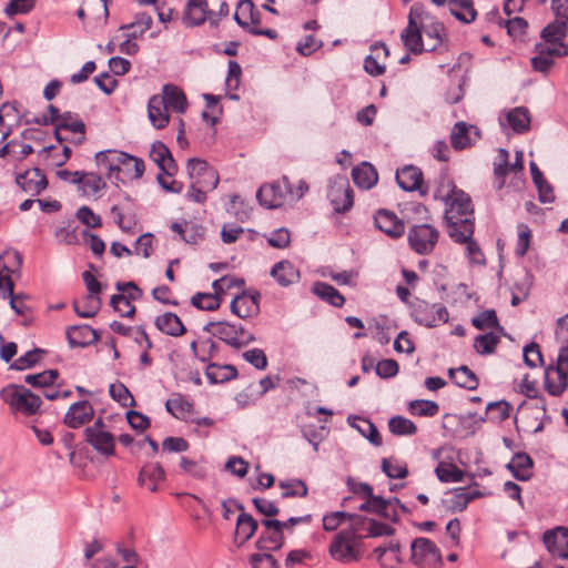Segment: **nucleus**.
<instances>
[{
	"instance_id": "1",
	"label": "nucleus",
	"mask_w": 568,
	"mask_h": 568,
	"mask_svg": "<svg viewBox=\"0 0 568 568\" xmlns=\"http://www.w3.org/2000/svg\"><path fill=\"white\" fill-rule=\"evenodd\" d=\"M445 220L448 234L454 241H465L474 234V207L470 196L464 191L453 189L446 199Z\"/></svg>"
},
{
	"instance_id": "2",
	"label": "nucleus",
	"mask_w": 568,
	"mask_h": 568,
	"mask_svg": "<svg viewBox=\"0 0 568 568\" xmlns=\"http://www.w3.org/2000/svg\"><path fill=\"white\" fill-rule=\"evenodd\" d=\"M363 552L362 537H354L344 529L333 537L328 547L329 556L342 564L358 561Z\"/></svg>"
},
{
	"instance_id": "3",
	"label": "nucleus",
	"mask_w": 568,
	"mask_h": 568,
	"mask_svg": "<svg viewBox=\"0 0 568 568\" xmlns=\"http://www.w3.org/2000/svg\"><path fill=\"white\" fill-rule=\"evenodd\" d=\"M203 329L234 348L244 347L255 339L243 326L227 322H209Z\"/></svg>"
},
{
	"instance_id": "4",
	"label": "nucleus",
	"mask_w": 568,
	"mask_h": 568,
	"mask_svg": "<svg viewBox=\"0 0 568 568\" xmlns=\"http://www.w3.org/2000/svg\"><path fill=\"white\" fill-rule=\"evenodd\" d=\"M0 395L12 409L26 415L36 414L41 405L40 396L22 385H8L1 390Z\"/></svg>"
},
{
	"instance_id": "5",
	"label": "nucleus",
	"mask_w": 568,
	"mask_h": 568,
	"mask_svg": "<svg viewBox=\"0 0 568 568\" xmlns=\"http://www.w3.org/2000/svg\"><path fill=\"white\" fill-rule=\"evenodd\" d=\"M412 316L420 325L435 327L440 323H447L449 313L447 308L439 303L430 304L424 300L416 298L412 305Z\"/></svg>"
},
{
	"instance_id": "6",
	"label": "nucleus",
	"mask_w": 568,
	"mask_h": 568,
	"mask_svg": "<svg viewBox=\"0 0 568 568\" xmlns=\"http://www.w3.org/2000/svg\"><path fill=\"white\" fill-rule=\"evenodd\" d=\"M412 560L419 568H436L443 559L438 547L428 538L419 537L413 540Z\"/></svg>"
},
{
	"instance_id": "7",
	"label": "nucleus",
	"mask_w": 568,
	"mask_h": 568,
	"mask_svg": "<svg viewBox=\"0 0 568 568\" xmlns=\"http://www.w3.org/2000/svg\"><path fill=\"white\" fill-rule=\"evenodd\" d=\"M85 440L99 454L110 457L114 455L115 437L106 430L101 418L97 419L92 426L84 430Z\"/></svg>"
},
{
	"instance_id": "8",
	"label": "nucleus",
	"mask_w": 568,
	"mask_h": 568,
	"mask_svg": "<svg viewBox=\"0 0 568 568\" xmlns=\"http://www.w3.org/2000/svg\"><path fill=\"white\" fill-rule=\"evenodd\" d=\"M439 237L437 229L430 224H419L410 227L408 232L409 246L420 255L433 252Z\"/></svg>"
},
{
	"instance_id": "9",
	"label": "nucleus",
	"mask_w": 568,
	"mask_h": 568,
	"mask_svg": "<svg viewBox=\"0 0 568 568\" xmlns=\"http://www.w3.org/2000/svg\"><path fill=\"white\" fill-rule=\"evenodd\" d=\"M327 197L337 213H345L353 206V190L345 176H334L329 180Z\"/></svg>"
},
{
	"instance_id": "10",
	"label": "nucleus",
	"mask_w": 568,
	"mask_h": 568,
	"mask_svg": "<svg viewBox=\"0 0 568 568\" xmlns=\"http://www.w3.org/2000/svg\"><path fill=\"white\" fill-rule=\"evenodd\" d=\"M54 135L59 142L70 141L80 144L85 139V124L78 116L65 112L60 116V122L55 125Z\"/></svg>"
},
{
	"instance_id": "11",
	"label": "nucleus",
	"mask_w": 568,
	"mask_h": 568,
	"mask_svg": "<svg viewBox=\"0 0 568 568\" xmlns=\"http://www.w3.org/2000/svg\"><path fill=\"white\" fill-rule=\"evenodd\" d=\"M186 170L192 184L196 183L206 190L216 189L219 174L206 161L196 158L190 159Z\"/></svg>"
},
{
	"instance_id": "12",
	"label": "nucleus",
	"mask_w": 568,
	"mask_h": 568,
	"mask_svg": "<svg viewBox=\"0 0 568 568\" xmlns=\"http://www.w3.org/2000/svg\"><path fill=\"white\" fill-rule=\"evenodd\" d=\"M261 524L264 527V531L256 540L255 547L262 551H275L281 549L285 542L281 520L267 518L263 519Z\"/></svg>"
},
{
	"instance_id": "13",
	"label": "nucleus",
	"mask_w": 568,
	"mask_h": 568,
	"mask_svg": "<svg viewBox=\"0 0 568 568\" xmlns=\"http://www.w3.org/2000/svg\"><path fill=\"white\" fill-rule=\"evenodd\" d=\"M536 55L531 58V67L535 71L547 73L554 65L555 57H566L568 48L566 44H555L550 48L549 44H536Z\"/></svg>"
},
{
	"instance_id": "14",
	"label": "nucleus",
	"mask_w": 568,
	"mask_h": 568,
	"mask_svg": "<svg viewBox=\"0 0 568 568\" xmlns=\"http://www.w3.org/2000/svg\"><path fill=\"white\" fill-rule=\"evenodd\" d=\"M542 541L552 557L568 559V528L559 526L546 530Z\"/></svg>"
},
{
	"instance_id": "15",
	"label": "nucleus",
	"mask_w": 568,
	"mask_h": 568,
	"mask_svg": "<svg viewBox=\"0 0 568 568\" xmlns=\"http://www.w3.org/2000/svg\"><path fill=\"white\" fill-rule=\"evenodd\" d=\"M374 223L381 232L392 239H398L405 233L404 221L389 210H378L374 215Z\"/></svg>"
},
{
	"instance_id": "16",
	"label": "nucleus",
	"mask_w": 568,
	"mask_h": 568,
	"mask_svg": "<svg viewBox=\"0 0 568 568\" xmlns=\"http://www.w3.org/2000/svg\"><path fill=\"white\" fill-rule=\"evenodd\" d=\"M4 258H7L9 262L12 261L13 266L16 268H20L22 264V256L20 253L13 251V252H6L4 255H0V296L6 297V293L9 295L12 294L13 291V282L11 278V273H13L16 270L13 267H10L6 264Z\"/></svg>"
},
{
	"instance_id": "17",
	"label": "nucleus",
	"mask_w": 568,
	"mask_h": 568,
	"mask_svg": "<svg viewBox=\"0 0 568 568\" xmlns=\"http://www.w3.org/2000/svg\"><path fill=\"white\" fill-rule=\"evenodd\" d=\"M93 415L94 409L90 402L80 400L70 406L63 422L70 428H79L89 423L93 418Z\"/></svg>"
},
{
	"instance_id": "18",
	"label": "nucleus",
	"mask_w": 568,
	"mask_h": 568,
	"mask_svg": "<svg viewBox=\"0 0 568 568\" xmlns=\"http://www.w3.org/2000/svg\"><path fill=\"white\" fill-rule=\"evenodd\" d=\"M16 182L30 195H38L48 186L47 178L39 169L28 170L24 173L19 174Z\"/></svg>"
},
{
	"instance_id": "19",
	"label": "nucleus",
	"mask_w": 568,
	"mask_h": 568,
	"mask_svg": "<svg viewBox=\"0 0 568 568\" xmlns=\"http://www.w3.org/2000/svg\"><path fill=\"white\" fill-rule=\"evenodd\" d=\"M256 199L266 209H277L284 205V193L280 180L262 185L256 192Z\"/></svg>"
},
{
	"instance_id": "20",
	"label": "nucleus",
	"mask_w": 568,
	"mask_h": 568,
	"mask_svg": "<svg viewBox=\"0 0 568 568\" xmlns=\"http://www.w3.org/2000/svg\"><path fill=\"white\" fill-rule=\"evenodd\" d=\"M150 158L166 175L173 176L178 172V165L171 151L164 143L160 141L154 142L150 150Z\"/></svg>"
},
{
	"instance_id": "21",
	"label": "nucleus",
	"mask_w": 568,
	"mask_h": 568,
	"mask_svg": "<svg viewBox=\"0 0 568 568\" xmlns=\"http://www.w3.org/2000/svg\"><path fill=\"white\" fill-rule=\"evenodd\" d=\"M478 130L468 125L466 122L459 121L455 123L450 133V143L455 150H464L469 148L478 138Z\"/></svg>"
},
{
	"instance_id": "22",
	"label": "nucleus",
	"mask_w": 568,
	"mask_h": 568,
	"mask_svg": "<svg viewBox=\"0 0 568 568\" xmlns=\"http://www.w3.org/2000/svg\"><path fill=\"white\" fill-rule=\"evenodd\" d=\"M260 294L242 293L231 302V312L240 318H247L256 315L260 311Z\"/></svg>"
},
{
	"instance_id": "23",
	"label": "nucleus",
	"mask_w": 568,
	"mask_h": 568,
	"mask_svg": "<svg viewBox=\"0 0 568 568\" xmlns=\"http://www.w3.org/2000/svg\"><path fill=\"white\" fill-rule=\"evenodd\" d=\"M99 337L98 332L87 324L73 325L67 329V338L72 348L89 346L98 342Z\"/></svg>"
},
{
	"instance_id": "24",
	"label": "nucleus",
	"mask_w": 568,
	"mask_h": 568,
	"mask_svg": "<svg viewBox=\"0 0 568 568\" xmlns=\"http://www.w3.org/2000/svg\"><path fill=\"white\" fill-rule=\"evenodd\" d=\"M425 41V51H435L443 43L444 24L433 18H426L420 24Z\"/></svg>"
},
{
	"instance_id": "25",
	"label": "nucleus",
	"mask_w": 568,
	"mask_h": 568,
	"mask_svg": "<svg viewBox=\"0 0 568 568\" xmlns=\"http://www.w3.org/2000/svg\"><path fill=\"white\" fill-rule=\"evenodd\" d=\"M396 181L400 189L407 192L419 190L422 194L423 172L414 165H406L396 171Z\"/></svg>"
},
{
	"instance_id": "26",
	"label": "nucleus",
	"mask_w": 568,
	"mask_h": 568,
	"mask_svg": "<svg viewBox=\"0 0 568 568\" xmlns=\"http://www.w3.org/2000/svg\"><path fill=\"white\" fill-rule=\"evenodd\" d=\"M226 281L227 278L225 277L215 280L212 284L214 293H196L191 300L192 305L204 311L217 310L221 305L220 293H222V284Z\"/></svg>"
},
{
	"instance_id": "27",
	"label": "nucleus",
	"mask_w": 568,
	"mask_h": 568,
	"mask_svg": "<svg viewBox=\"0 0 568 568\" xmlns=\"http://www.w3.org/2000/svg\"><path fill=\"white\" fill-rule=\"evenodd\" d=\"M545 387L552 396L561 395L568 387V371L549 366L545 371Z\"/></svg>"
},
{
	"instance_id": "28",
	"label": "nucleus",
	"mask_w": 568,
	"mask_h": 568,
	"mask_svg": "<svg viewBox=\"0 0 568 568\" xmlns=\"http://www.w3.org/2000/svg\"><path fill=\"white\" fill-rule=\"evenodd\" d=\"M148 116L151 124L156 130H162L169 124V109L166 108L163 98H160V94H154L150 98L148 103Z\"/></svg>"
},
{
	"instance_id": "29",
	"label": "nucleus",
	"mask_w": 568,
	"mask_h": 568,
	"mask_svg": "<svg viewBox=\"0 0 568 568\" xmlns=\"http://www.w3.org/2000/svg\"><path fill=\"white\" fill-rule=\"evenodd\" d=\"M480 496V493L477 490H469L466 488H457L452 493L446 494L443 499L444 507L452 511H463L469 501Z\"/></svg>"
},
{
	"instance_id": "30",
	"label": "nucleus",
	"mask_w": 568,
	"mask_h": 568,
	"mask_svg": "<svg viewBox=\"0 0 568 568\" xmlns=\"http://www.w3.org/2000/svg\"><path fill=\"white\" fill-rule=\"evenodd\" d=\"M402 40L405 48L414 54L425 51L422 28L417 26L412 16H409L408 26L402 32Z\"/></svg>"
},
{
	"instance_id": "31",
	"label": "nucleus",
	"mask_w": 568,
	"mask_h": 568,
	"mask_svg": "<svg viewBox=\"0 0 568 568\" xmlns=\"http://www.w3.org/2000/svg\"><path fill=\"white\" fill-rule=\"evenodd\" d=\"M210 14L206 0H189L183 14V22L187 27L201 26Z\"/></svg>"
},
{
	"instance_id": "32",
	"label": "nucleus",
	"mask_w": 568,
	"mask_h": 568,
	"mask_svg": "<svg viewBox=\"0 0 568 568\" xmlns=\"http://www.w3.org/2000/svg\"><path fill=\"white\" fill-rule=\"evenodd\" d=\"M165 471L162 466L158 463L145 464L138 477V481L141 486L146 487L150 491H156L158 485L164 480Z\"/></svg>"
},
{
	"instance_id": "33",
	"label": "nucleus",
	"mask_w": 568,
	"mask_h": 568,
	"mask_svg": "<svg viewBox=\"0 0 568 568\" xmlns=\"http://www.w3.org/2000/svg\"><path fill=\"white\" fill-rule=\"evenodd\" d=\"M166 108L176 113H184L187 108V101L184 92L174 84H165L162 89V94Z\"/></svg>"
},
{
	"instance_id": "34",
	"label": "nucleus",
	"mask_w": 568,
	"mask_h": 568,
	"mask_svg": "<svg viewBox=\"0 0 568 568\" xmlns=\"http://www.w3.org/2000/svg\"><path fill=\"white\" fill-rule=\"evenodd\" d=\"M271 276L278 285L286 287L300 280V272L290 261L284 260L273 265Z\"/></svg>"
},
{
	"instance_id": "35",
	"label": "nucleus",
	"mask_w": 568,
	"mask_h": 568,
	"mask_svg": "<svg viewBox=\"0 0 568 568\" xmlns=\"http://www.w3.org/2000/svg\"><path fill=\"white\" fill-rule=\"evenodd\" d=\"M234 19L239 26L247 28L256 27L261 22V13L255 9L251 0H241L237 4Z\"/></svg>"
},
{
	"instance_id": "36",
	"label": "nucleus",
	"mask_w": 568,
	"mask_h": 568,
	"mask_svg": "<svg viewBox=\"0 0 568 568\" xmlns=\"http://www.w3.org/2000/svg\"><path fill=\"white\" fill-rule=\"evenodd\" d=\"M352 178L354 183L364 190L373 187L378 181L376 169L368 162L355 166L352 170Z\"/></svg>"
},
{
	"instance_id": "37",
	"label": "nucleus",
	"mask_w": 568,
	"mask_h": 568,
	"mask_svg": "<svg viewBox=\"0 0 568 568\" xmlns=\"http://www.w3.org/2000/svg\"><path fill=\"white\" fill-rule=\"evenodd\" d=\"M155 326L164 334L170 336H181L185 333V327L181 318L171 312L163 313L155 318Z\"/></svg>"
},
{
	"instance_id": "38",
	"label": "nucleus",
	"mask_w": 568,
	"mask_h": 568,
	"mask_svg": "<svg viewBox=\"0 0 568 568\" xmlns=\"http://www.w3.org/2000/svg\"><path fill=\"white\" fill-rule=\"evenodd\" d=\"M77 185L83 195L97 196L102 190L105 189L106 183L97 173L81 171L80 181L77 183Z\"/></svg>"
},
{
	"instance_id": "39",
	"label": "nucleus",
	"mask_w": 568,
	"mask_h": 568,
	"mask_svg": "<svg viewBox=\"0 0 568 568\" xmlns=\"http://www.w3.org/2000/svg\"><path fill=\"white\" fill-rule=\"evenodd\" d=\"M258 528V523L248 514L242 511L236 519L235 541L239 546L250 540Z\"/></svg>"
},
{
	"instance_id": "40",
	"label": "nucleus",
	"mask_w": 568,
	"mask_h": 568,
	"mask_svg": "<svg viewBox=\"0 0 568 568\" xmlns=\"http://www.w3.org/2000/svg\"><path fill=\"white\" fill-rule=\"evenodd\" d=\"M102 302L99 295L87 294L81 300H77L73 302L74 312L78 316L83 318H91L95 316L100 308Z\"/></svg>"
},
{
	"instance_id": "41",
	"label": "nucleus",
	"mask_w": 568,
	"mask_h": 568,
	"mask_svg": "<svg viewBox=\"0 0 568 568\" xmlns=\"http://www.w3.org/2000/svg\"><path fill=\"white\" fill-rule=\"evenodd\" d=\"M448 375L457 386L466 388L468 390H474L479 385V381L476 374L473 371H470L466 365H463L458 368H449Z\"/></svg>"
},
{
	"instance_id": "42",
	"label": "nucleus",
	"mask_w": 568,
	"mask_h": 568,
	"mask_svg": "<svg viewBox=\"0 0 568 568\" xmlns=\"http://www.w3.org/2000/svg\"><path fill=\"white\" fill-rule=\"evenodd\" d=\"M399 544L388 541L386 545L378 546L374 549L373 555L383 567L393 568L399 562Z\"/></svg>"
},
{
	"instance_id": "43",
	"label": "nucleus",
	"mask_w": 568,
	"mask_h": 568,
	"mask_svg": "<svg viewBox=\"0 0 568 568\" xmlns=\"http://www.w3.org/2000/svg\"><path fill=\"white\" fill-rule=\"evenodd\" d=\"M450 13L462 22L469 23L476 19L477 12L471 0H450Z\"/></svg>"
},
{
	"instance_id": "44",
	"label": "nucleus",
	"mask_w": 568,
	"mask_h": 568,
	"mask_svg": "<svg viewBox=\"0 0 568 568\" xmlns=\"http://www.w3.org/2000/svg\"><path fill=\"white\" fill-rule=\"evenodd\" d=\"M122 152L116 150L100 151L95 154V161L100 169L106 171L109 178L119 171Z\"/></svg>"
},
{
	"instance_id": "45",
	"label": "nucleus",
	"mask_w": 568,
	"mask_h": 568,
	"mask_svg": "<svg viewBox=\"0 0 568 568\" xmlns=\"http://www.w3.org/2000/svg\"><path fill=\"white\" fill-rule=\"evenodd\" d=\"M349 425L356 428L365 438L374 446H381L383 440L376 426L366 418L354 417L348 418Z\"/></svg>"
},
{
	"instance_id": "46",
	"label": "nucleus",
	"mask_w": 568,
	"mask_h": 568,
	"mask_svg": "<svg viewBox=\"0 0 568 568\" xmlns=\"http://www.w3.org/2000/svg\"><path fill=\"white\" fill-rule=\"evenodd\" d=\"M531 467L532 459L527 454H516L508 464V469L518 480L529 479L531 476Z\"/></svg>"
},
{
	"instance_id": "47",
	"label": "nucleus",
	"mask_w": 568,
	"mask_h": 568,
	"mask_svg": "<svg viewBox=\"0 0 568 568\" xmlns=\"http://www.w3.org/2000/svg\"><path fill=\"white\" fill-rule=\"evenodd\" d=\"M121 162L122 163L120 164L118 171L119 173H123L129 179L138 180L142 178L145 166L141 159L122 152Z\"/></svg>"
},
{
	"instance_id": "48",
	"label": "nucleus",
	"mask_w": 568,
	"mask_h": 568,
	"mask_svg": "<svg viewBox=\"0 0 568 568\" xmlns=\"http://www.w3.org/2000/svg\"><path fill=\"white\" fill-rule=\"evenodd\" d=\"M193 405L183 395L175 393L165 402V409L172 416L184 419L191 413Z\"/></svg>"
},
{
	"instance_id": "49",
	"label": "nucleus",
	"mask_w": 568,
	"mask_h": 568,
	"mask_svg": "<svg viewBox=\"0 0 568 568\" xmlns=\"http://www.w3.org/2000/svg\"><path fill=\"white\" fill-rule=\"evenodd\" d=\"M282 184L284 200L287 202H297L308 191V185L304 180H298L296 184H293L290 179L284 175L280 179Z\"/></svg>"
},
{
	"instance_id": "50",
	"label": "nucleus",
	"mask_w": 568,
	"mask_h": 568,
	"mask_svg": "<svg viewBox=\"0 0 568 568\" xmlns=\"http://www.w3.org/2000/svg\"><path fill=\"white\" fill-rule=\"evenodd\" d=\"M567 30L568 26L555 20L541 31V38L545 40L542 44H549L550 48L555 44H565L562 40L567 34Z\"/></svg>"
},
{
	"instance_id": "51",
	"label": "nucleus",
	"mask_w": 568,
	"mask_h": 568,
	"mask_svg": "<svg viewBox=\"0 0 568 568\" xmlns=\"http://www.w3.org/2000/svg\"><path fill=\"white\" fill-rule=\"evenodd\" d=\"M241 77H242V68L241 65L234 61H229V70L227 75L225 79V85L227 90V97L231 100L237 101L240 97L235 93V91L239 90L241 84Z\"/></svg>"
},
{
	"instance_id": "52",
	"label": "nucleus",
	"mask_w": 568,
	"mask_h": 568,
	"mask_svg": "<svg viewBox=\"0 0 568 568\" xmlns=\"http://www.w3.org/2000/svg\"><path fill=\"white\" fill-rule=\"evenodd\" d=\"M313 292L323 301L328 302L333 306L341 307L345 303V297L332 285L326 283H315Z\"/></svg>"
},
{
	"instance_id": "53",
	"label": "nucleus",
	"mask_w": 568,
	"mask_h": 568,
	"mask_svg": "<svg viewBox=\"0 0 568 568\" xmlns=\"http://www.w3.org/2000/svg\"><path fill=\"white\" fill-rule=\"evenodd\" d=\"M508 125L518 133H523L529 128L530 118L525 108H515L506 114Z\"/></svg>"
},
{
	"instance_id": "54",
	"label": "nucleus",
	"mask_w": 568,
	"mask_h": 568,
	"mask_svg": "<svg viewBox=\"0 0 568 568\" xmlns=\"http://www.w3.org/2000/svg\"><path fill=\"white\" fill-rule=\"evenodd\" d=\"M237 376V371L232 365H215L211 364L206 368V377L212 383H224Z\"/></svg>"
},
{
	"instance_id": "55",
	"label": "nucleus",
	"mask_w": 568,
	"mask_h": 568,
	"mask_svg": "<svg viewBox=\"0 0 568 568\" xmlns=\"http://www.w3.org/2000/svg\"><path fill=\"white\" fill-rule=\"evenodd\" d=\"M389 432L396 436H412L416 434V425L403 416H394L388 420Z\"/></svg>"
},
{
	"instance_id": "56",
	"label": "nucleus",
	"mask_w": 568,
	"mask_h": 568,
	"mask_svg": "<svg viewBox=\"0 0 568 568\" xmlns=\"http://www.w3.org/2000/svg\"><path fill=\"white\" fill-rule=\"evenodd\" d=\"M58 376L57 369H49L38 374H29L24 377V382L33 387L47 388L55 382Z\"/></svg>"
},
{
	"instance_id": "57",
	"label": "nucleus",
	"mask_w": 568,
	"mask_h": 568,
	"mask_svg": "<svg viewBox=\"0 0 568 568\" xmlns=\"http://www.w3.org/2000/svg\"><path fill=\"white\" fill-rule=\"evenodd\" d=\"M278 487L282 489L281 496L283 498L305 497L307 495L305 483L298 479L280 481Z\"/></svg>"
},
{
	"instance_id": "58",
	"label": "nucleus",
	"mask_w": 568,
	"mask_h": 568,
	"mask_svg": "<svg viewBox=\"0 0 568 568\" xmlns=\"http://www.w3.org/2000/svg\"><path fill=\"white\" fill-rule=\"evenodd\" d=\"M499 342V336L494 333H487L475 338L474 347L478 354L488 355L494 353Z\"/></svg>"
},
{
	"instance_id": "59",
	"label": "nucleus",
	"mask_w": 568,
	"mask_h": 568,
	"mask_svg": "<svg viewBox=\"0 0 568 568\" xmlns=\"http://www.w3.org/2000/svg\"><path fill=\"white\" fill-rule=\"evenodd\" d=\"M368 519L369 518L366 516L348 513L347 520L349 525L347 528H344V530L352 532L354 537H362L363 539L368 530Z\"/></svg>"
},
{
	"instance_id": "60",
	"label": "nucleus",
	"mask_w": 568,
	"mask_h": 568,
	"mask_svg": "<svg viewBox=\"0 0 568 568\" xmlns=\"http://www.w3.org/2000/svg\"><path fill=\"white\" fill-rule=\"evenodd\" d=\"M439 410L437 403L428 399H415L409 403V412L413 415L433 417Z\"/></svg>"
},
{
	"instance_id": "61",
	"label": "nucleus",
	"mask_w": 568,
	"mask_h": 568,
	"mask_svg": "<svg viewBox=\"0 0 568 568\" xmlns=\"http://www.w3.org/2000/svg\"><path fill=\"white\" fill-rule=\"evenodd\" d=\"M509 153L506 149H498L497 155L494 161V173L497 178H500L501 181L498 184V189L504 186V178L510 171V164L508 163Z\"/></svg>"
},
{
	"instance_id": "62",
	"label": "nucleus",
	"mask_w": 568,
	"mask_h": 568,
	"mask_svg": "<svg viewBox=\"0 0 568 568\" xmlns=\"http://www.w3.org/2000/svg\"><path fill=\"white\" fill-rule=\"evenodd\" d=\"M37 0H10L4 8V13L12 19L17 14H27L33 10Z\"/></svg>"
},
{
	"instance_id": "63",
	"label": "nucleus",
	"mask_w": 568,
	"mask_h": 568,
	"mask_svg": "<svg viewBox=\"0 0 568 568\" xmlns=\"http://www.w3.org/2000/svg\"><path fill=\"white\" fill-rule=\"evenodd\" d=\"M524 362L528 367L535 368L544 364L542 354L537 343L531 342L523 349Z\"/></svg>"
},
{
	"instance_id": "64",
	"label": "nucleus",
	"mask_w": 568,
	"mask_h": 568,
	"mask_svg": "<svg viewBox=\"0 0 568 568\" xmlns=\"http://www.w3.org/2000/svg\"><path fill=\"white\" fill-rule=\"evenodd\" d=\"M110 304L122 317H132L135 313V307L131 304V301L125 294L113 295L110 300Z\"/></svg>"
}]
</instances>
